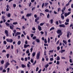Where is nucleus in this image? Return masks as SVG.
Listing matches in <instances>:
<instances>
[{
	"instance_id": "7",
	"label": "nucleus",
	"mask_w": 73,
	"mask_h": 73,
	"mask_svg": "<svg viewBox=\"0 0 73 73\" xmlns=\"http://www.w3.org/2000/svg\"><path fill=\"white\" fill-rule=\"evenodd\" d=\"M28 46L30 47V45L29 44H25L24 45V48H27Z\"/></svg>"
},
{
	"instance_id": "56",
	"label": "nucleus",
	"mask_w": 73,
	"mask_h": 73,
	"mask_svg": "<svg viewBox=\"0 0 73 73\" xmlns=\"http://www.w3.org/2000/svg\"><path fill=\"white\" fill-rule=\"evenodd\" d=\"M13 32L14 33H16V30H13Z\"/></svg>"
},
{
	"instance_id": "57",
	"label": "nucleus",
	"mask_w": 73,
	"mask_h": 73,
	"mask_svg": "<svg viewBox=\"0 0 73 73\" xmlns=\"http://www.w3.org/2000/svg\"><path fill=\"white\" fill-rule=\"evenodd\" d=\"M11 49H13V46L12 45H11Z\"/></svg>"
},
{
	"instance_id": "54",
	"label": "nucleus",
	"mask_w": 73,
	"mask_h": 73,
	"mask_svg": "<svg viewBox=\"0 0 73 73\" xmlns=\"http://www.w3.org/2000/svg\"><path fill=\"white\" fill-rule=\"evenodd\" d=\"M62 59H63V60H65V58L64 57H61Z\"/></svg>"
},
{
	"instance_id": "14",
	"label": "nucleus",
	"mask_w": 73,
	"mask_h": 73,
	"mask_svg": "<svg viewBox=\"0 0 73 73\" xmlns=\"http://www.w3.org/2000/svg\"><path fill=\"white\" fill-rule=\"evenodd\" d=\"M58 35H58V38H60V36H61V35H62V33H60V34H59Z\"/></svg>"
},
{
	"instance_id": "53",
	"label": "nucleus",
	"mask_w": 73,
	"mask_h": 73,
	"mask_svg": "<svg viewBox=\"0 0 73 73\" xmlns=\"http://www.w3.org/2000/svg\"><path fill=\"white\" fill-rule=\"evenodd\" d=\"M49 66V64H47L46 65L45 67L46 68L47 67H48Z\"/></svg>"
},
{
	"instance_id": "23",
	"label": "nucleus",
	"mask_w": 73,
	"mask_h": 73,
	"mask_svg": "<svg viewBox=\"0 0 73 73\" xmlns=\"http://www.w3.org/2000/svg\"><path fill=\"white\" fill-rule=\"evenodd\" d=\"M69 33H70V32H68V33H67V37L68 38L69 37Z\"/></svg>"
},
{
	"instance_id": "51",
	"label": "nucleus",
	"mask_w": 73,
	"mask_h": 73,
	"mask_svg": "<svg viewBox=\"0 0 73 73\" xmlns=\"http://www.w3.org/2000/svg\"><path fill=\"white\" fill-rule=\"evenodd\" d=\"M54 29V27H52V28H51L50 29V31H52V30H53Z\"/></svg>"
},
{
	"instance_id": "2",
	"label": "nucleus",
	"mask_w": 73,
	"mask_h": 73,
	"mask_svg": "<svg viewBox=\"0 0 73 73\" xmlns=\"http://www.w3.org/2000/svg\"><path fill=\"white\" fill-rule=\"evenodd\" d=\"M6 41L7 42H13V40L12 39H7Z\"/></svg>"
},
{
	"instance_id": "37",
	"label": "nucleus",
	"mask_w": 73,
	"mask_h": 73,
	"mask_svg": "<svg viewBox=\"0 0 73 73\" xmlns=\"http://www.w3.org/2000/svg\"><path fill=\"white\" fill-rule=\"evenodd\" d=\"M44 24V23H42L40 24V26H42Z\"/></svg>"
},
{
	"instance_id": "46",
	"label": "nucleus",
	"mask_w": 73,
	"mask_h": 73,
	"mask_svg": "<svg viewBox=\"0 0 73 73\" xmlns=\"http://www.w3.org/2000/svg\"><path fill=\"white\" fill-rule=\"evenodd\" d=\"M36 38V36H34L33 38V40H35Z\"/></svg>"
},
{
	"instance_id": "27",
	"label": "nucleus",
	"mask_w": 73,
	"mask_h": 73,
	"mask_svg": "<svg viewBox=\"0 0 73 73\" xmlns=\"http://www.w3.org/2000/svg\"><path fill=\"white\" fill-rule=\"evenodd\" d=\"M61 18L62 19V20H64V15H62L61 16Z\"/></svg>"
},
{
	"instance_id": "52",
	"label": "nucleus",
	"mask_w": 73,
	"mask_h": 73,
	"mask_svg": "<svg viewBox=\"0 0 73 73\" xmlns=\"http://www.w3.org/2000/svg\"><path fill=\"white\" fill-rule=\"evenodd\" d=\"M50 61H53V58H50Z\"/></svg>"
},
{
	"instance_id": "11",
	"label": "nucleus",
	"mask_w": 73,
	"mask_h": 73,
	"mask_svg": "<svg viewBox=\"0 0 73 73\" xmlns=\"http://www.w3.org/2000/svg\"><path fill=\"white\" fill-rule=\"evenodd\" d=\"M31 15H32V13H28L27 15L26 16L27 17H29L31 16Z\"/></svg>"
},
{
	"instance_id": "16",
	"label": "nucleus",
	"mask_w": 73,
	"mask_h": 73,
	"mask_svg": "<svg viewBox=\"0 0 73 73\" xmlns=\"http://www.w3.org/2000/svg\"><path fill=\"white\" fill-rule=\"evenodd\" d=\"M21 44V41L20 40L19 41L17 42L18 45H20Z\"/></svg>"
},
{
	"instance_id": "63",
	"label": "nucleus",
	"mask_w": 73,
	"mask_h": 73,
	"mask_svg": "<svg viewBox=\"0 0 73 73\" xmlns=\"http://www.w3.org/2000/svg\"><path fill=\"white\" fill-rule=\"evenodd\" d=\"M32 30L33 31H36V29H35V28H33L32 29Z\"/></svg>"
},
{
	"instance_id": "8",
	"label": "nucleus",
	"mask_w": 73,
	"mask_h": 73,
	"mask_svg": "<svg viewBox=\"0 0 73 73\" xmlns=\"http://www.w3.org/2000/svg\"><path fill=\"white\" fill-rule=\"evenodd\" d=\"M57 33H58V34H60V33H61V30H58L57 31Z\"/></svg>"
},
{
	"instance_id": "12",
	"label": "nucleus",
	"mask_w": 73,
	"mask_h": 73,
	"mask_svg": "<svg viewBox=\"0 0 73 73\" xmlns=\"http://www.w3.org/2000/svg\"><path fill=\"white\" fill-rule=\"evenodd\" d=\"M63 42L64 44H65L66 45V44H67V42H66V40H63Z\"/></svg>"
},
{
	"instance_id": "49",
	"label": "nucleus",
	"mask_w": 73,
	"mask_h": 73,
	"mask_svg": "<svg viewBox=\"0 0 73 73\" xmlns=\"http://www.w3.org/2000/svg\"><path fill=\"white\" fill-rule=\"evenodd\" d=\"M6 70H3V73H5V72H6Z\"/></svg>"
},
{
	"instance_id": "50",
	"label": "nucleus",
	"mask_w": 73,
	"mask_h": 73,
	"mask_svg": "<svg viewBox=\"0 0 73 73\" xmlns=\"http://www.w3.org/2000/svg\"><path fill=\"white\" fill-rule=\"evenodd\" d=\"M45 11L46 12H49V10H48V9H46V10H45Z\"/></svg>"
},
{
	"instance_id": "3",
	"label": "nucleus",
	"mask_w": 73,
	"mask_h": 73,
	"mask_svg": "<svg viewBox=\"0 0 73 73\" xmlns=\"http://www.w3.org/2000/svg\"><path fill=\"white\" fill-rule=\"evenodd\" d=\"M71 13V12H69L67 13H65L64 14L65 17H67V16H68V15H69Z\"/></svg>"
},
{
	"instance_id": "44",
	"label": "nucleus",
	"mask_w": 73,
	"mask_h": 73,
	"mask_svg": "<svg viewBox=\"0 0 73 73\" xmlns=\"http://www.w3.org/2000/svg\"><path fill=\"white\" fill-rule=\"evenodd\" d=\"M36 61H35L34 63L33 64V65H35V64H36Z\"/></svg>"
},
{
	"instance_id": "30",
	"label": "nucleus",
	"mask_w": 73,
	"mask_h": 73,
	"mask_svg": "<svg viewBox=\"0 0 73 73\" xmlns=\"http://www.w3.org/2000/svg\"><path fill=\"white\" fill-rule=\"evenodd\" d=\"M27 66L28 68H30V67H31V66L29 64H27Z\"/></svg>"
},
{
	"instance_id": "20",
	"label": "nucleus",
	"mask_w": 73,
	"mask_h": 73,
	"mask_svg": "<svg viewBox=\"0 0 73 73\" xmlns=\"http://www.w3.org/2000/svg\"><path fill=\"white\" fill-rule=\"evenodd\" d=\"M7 17H11V14L10 13H9L7 14Z\"/></svg>"
},
{
	"instance_id": "64",
	"label": "nucleus",
	"mask_w": 73,
	"mask_h": 73,
	"mask_svg": "<svg viewBox=\"0 0 73 73\" xmlns=\"http://www.w3.org/2000/svg\"><path fill=\"white\" fill-rule=\"evenodd\" d=\"M56 25H58V21H56Z\"/></svg>"
},
{
	"instance_id": "42",
	"label": "nucleus",
	"mask_w": 73,
	"mask_h": 73,
	"mask_svg": "<svg viewBox=\"0 0 73 73\" xmlns=\"http://www.w3.org/2000/svg\"><path fill=\"white\" fill-rule=\"evenodd\" d=\"M44 42L45 43H47V40H46V39H44Z\"/></svg>"
},
{
	"instance_id": "31",
	"label": "nucleus",
	"mask_w": 73,
	"mask_h": 73,
	"mask_svg": "<svg viewBox=\"0 0 73 73\" xmlns=\"http://www.w3.org/2000/svg\"><path fill=\"white\" fill-rule=\"evenodd\" d=\"M66 22H67V23H68L69 22V19H67L66 20Z\"/></svg>"
},
{
	"instance_id": "28",
	"label": "nucleus",
	"mask_w": 73,
	"mask_h": 73,
	"mask_svg": "<svg viewBox=\"0 0 73 73\" xmlns=\"http://www.w3.org/2000/svg\"><path fill=\"white\" fill-rule=\"evenodd\" d=\"M21 66L23 68L25 67V66L24 64H22Z\"/></svg>"
},
{
	"instance_id": "24",
	"label": "nucleus",
	"mask_w": 73,
	"mask_h": 73,
	"mask_svg": "<svg viewBox=\"0 0 73 73\" xmlns=\"http://www.w3.org/2000/svg\"><path fill=\"white\" fill-rule=\"evenodd\" d=\"M6 25L7 26H9L10 25L7 22L5 23Z\"/></svg>"
},
{
	"instance_id": "22",
	"label": "nucleus",
	"mask_w": 73,
	"mask_h": 73,
	"mask_svg": "<svg viewBox=\"0 0 73 73\" xmlns=\"http://www.w3.org/2000/svg\"><path fill=\"white\" fill-rule=\"evenodd\" d=\"M50 21L51 22V24H53V19H52L50 20Z\"/></svg>"
},
{
	"instance_id": "43",
	"label": "nucleus",
	"mask_w": 73,
	"mask_h": 73,
	"mask_svg": "<svg viewBox=\"0 0 73 73\" xmlns=\"http://www.w3.org/2000/svg\"><path fill=\"white\" fill-rule=\"evenodd\" d=\"M57 49L58 50H60V46H58V47H57Z\"/></svg>"
},
{
	"instance_id": "32",
	"label": "nucleus",
	"mask_w": 73,
	"mask_h": 73,
	"mask_svg": "<svg viewBox=\"0 0 73 73\" xmlns=\"http://www.w3.org/2000/svg\"><path fill=\"white\" fill-rule=\"evenodd\" d=\"M13 7L14 8H15L16 7V5L15 4H13Z\"/></svg>"
},
{
	"instance_id": "4",
	"label": "nucleus",
	"mask_w": 73,
	"mask_h": 73,
	"mask_svg": "<svg viewBox=\"0 0 73 73\" xmlns=\"http://www.w3.org/2000/svg\"><path fill=\"white\" fill-rule=\"evenodd\" d=\"M21 34V33L20 32H17L15 34V37H16L18 35H20Z\"/></svg>"
},
{
	"instance_id": "34",
	"label": "nucleus",
	"mask_w": 73,
	"mask_h": 73,
	"mask_svg": "<svg viewBox=\"0 0 73 73\" xmlns=\"http://www.w3.org/2000/svg\"><path fill=\"white\" fill-rule=\"evenodd\" d=\"M53 51H54L53 50H50L49 51V52L50 53H53Z\"/></svg>"
},
{
	"instance_id": "1",
	"label": "nucleus",
	"mask_w": 73,
	"mask_h": 73,
	"mask_svg": "<svg viewBox=\"0 0 73 73\" xmlns=\"http://www.w3.org/2000/svg\"><path fill=\"white\" fill-rule=\"evenodd\" d=\"M40 51H39L37 54L36 56L37 60H38L40 59Z\"/></svg>"
},
{
	"instance_id": "45",
	"label": "nucleus",
	"mask_w": 73,
	"mask_h": 73,
	"mask_svg": "<svg viewBox=\"0 0 73 73\" xmlns=\"http://www.w3.org/2000/svg\"><path fill=\"white\" fill-rule=\"evenodd\" d=\"M6 64L7 66H8V65L9 66V65H10V64H9V62H7Z\"/></svg>"
},
{
	"instance_id": "15",
	"label": "nucleus",
	"mask_w": 73,
	"mask_h": 73,
	"mask_svg": "<svg viewBox=\"0 0 73 73\" xmlns=\"http://www.w3.org/2000/svg\"><path fill=\"white\" fill-rule=\"evenodd\" d=\"M48 4H49V3H45V5H44V6L45 7H46V6H47V5H48Z\"/></svg>"
},
{
	"instance_id": "10",
	"label": "nucleus",
	"mask_w": 73,
	"mask_h": 73,
	"mask_svg": "<svg viewBox=\"0 0 73 73\" xmlns=\"http://www.w3.org/2000/svg\"><path fill=\"white\" fill-rule=\"evenodd\" d=\"M9 27L11 29H13V27H14V26H13V25H12V26H10Z\"/></svg>"
},
{
	"instance_id": "5",
	"label": "nucleus",
	"mask_w": 73,
	"mask_h": 73,
	"mask_svg": "<svg viewBox=\"0 0 73 73\" xmlns=\"http://www.w3.org/2000/svg\"><path fill=\"white\" fill-rule=\"evenodd\" d=\"M5 33L6 36H7V37L8 36V31L7 30H5Z\"/></svg>"
},
{
	"instance_id": "62",
	"label": "nucleus",
	"mask_w": 73,
	"mask_h": 73,
	"mask_svg": "<svg viewBox=\"0 0 73 73\" xmlns=\"http://www.w3.org/2000/svg\"><path fill=\"white\" fill-rule=\"evenodd\" d=\"M2 19H5V17H4V16H2Z\"/></svg>"
},
{
	"instance_id": "17",
	"label": "nucleus",
	"mask_w": 73,
	"mask_h": 73,
	"mask_svg": "<svg viewBox=\"0 0 73 73\" xmlns=\"http://www.w3.org/2000/svg\"><path fill=\"white\" fill-rule=\"evenodd\" d=\"M18 23L17 22H13V25H17Z\"/></svg>"
},
{
	"instance_id": "21",
	"label": "nucleus",
	"mask_w": 73,
	"mask_h": 73,
	"mask_svg": "<svg viewBox=\"0 0 73 73\" xmlns=\"http://www.w3.org/2000/svg\"><path fill=\"white\" fill-rule=\"evenodd\" d=\"M60 60V58L59 56H58L57 57V60L58 61H59V60Z\"/></svg>"
},
{
	"instance_id": "47",
	"label": "nucleus",
	"mask_w": 73,
	"mask_h": 73,
	"mask_svg": "<svg viewBox=\"0 0 73 73\" xmlns=\"http://www.w3.org/2000/svg\"><path fill=\"white\" fill-rule=\"evenodd\" d=\"M10 69V68H7V72H8V73H9V71Z\"/></svg>"
},
{
	"instance_id": "55",
	"label": "nucleus",
	"mask_w": 73,
	"mask_h": 73,
	"mask_svg": "<svg viewBox=\"0 0 73 73\" xmlns=\"http://www.w3.org/2000/svg\"><path fill=\"white\" fill-rule=\"evenodd\" d=\"M44 3H43L42 5V8H43V7H44Z\"/></svg>"
},
{
	"instance_id": "6",
	"label": "nucleus",
	"mask_w": 73,
	"mask_h": 73,
	"mask_svg": "<svg viewBox=\"0 0 73 73\" xmlns=\"http://www.w3.org/2000/svg\"><path fill=\"white\" fill-rule=\"evenodd\" d=\"M59 27H61L65 28V25L64 24L60 25H59Z\"/></svg>"
},
{
	"instance_id": "18",
	"label": "nucleus",
	"mask_w": 73,
	"mask_h": 73,
	"mask_svg": "<svg viewBox=\"0 0 73 73\" xmlns=\"http://www.w3.org/2000/svg\"><path fill=\"white\" fill-rule=\"evenodd\" d=\"M6 56L7 57V58H8L9 57V54H8L6 55Z\"/></svg>"
},
{
	"instance_id": "19",
	"label": "nucleus",
	"mask_w": 73,
	"mask_h": 73,
	"mask_svg": "<svg viewBox=\"0 0 73 73\" xmlns=\"http://www.w3.org/2000/svg\"><path fill=\"white\" fill-rule=\"evenodd\" d=\"M36 41L38 43L40 42V40L39 39H36Z\"/></svg>"
},
{
	"instance_id": "35",
	"label": "nucleus",
	"mask_w": 73,
	"mask_h": 73,
	"mask_svg": "<svg viewBox=\"0 0 73 73\" xmlns=\"http://www.w3.org/2000/svg\"><path fill=\"white\" fill-rule=\"evenodd\" d=\"M56 64H57V65H59V64H60V62H59V61H57L56 62Z\"/></svg>"
},
{
	"instance_id": "36",
	"label": "nucleus",
	"mask_w": 73,
	"mask_h": 73,
	"mask_svg": "<svg viewBox=\"0 0 73 73\" xmlns=\"http://www.w3.org/2000/svg\"><path fill=\"white\" fill-rule=\"evenodd\" d=\"M64 24L66 25H68L69 24V23H67V22H65Z\"/></svg>"
},
{
	"instance_id": "39",
	"label": "nucleus",
	"mask_w": 73,
	"mask_h": 73,
	"mask_svg": "<svg viewBox=\"0 0 73 73\" xmlns=\"http://www.w3.org/2000/svg\"><path fill=\"white\" fill-rule=\"evenodd\" d=\"M3 43H4V44L6 45V44H7V42H6V41H3Z\"/></svg>"
},
{
	"instance_id": "48",
	"label": "nucleus",
	"mask_w": 73,
	"mask_h": 73,
	"mask_svg": "<svg viewBox=\"0 0 73 73\" xmlns=\"http://www.w3.org/2000/svg\"><path fill=\"white\" fill-rule=\"evenodd\" d=\"M3 69V67H0V70H2Z\"/></svg>"
},
{
	"instance_id": "9",
	"label": "nucleus",
	"mask_w": 73,
	"mask_h": 73,
	"mask_svg": "<svg viewBox=\"0 0 73 73\" xmlns=\"http://www.w3.org/2000/svg\"><path fill=\"white\" fill-rule=\"evenodd\" d=\"M38 29H39L40 31H41L42 30V29H41V27L40 25H38Z\"/></svg>"
},
{
	"instance_id": "13",
	"label": "nucleus",
	"mask_w": 73,
	"mask_h": 73,
	"mask_svg": "<svg viewBox=\"0 0 73 73\" xmlns=\"http://www.w3.org/2000/svg\"><path fill=\"white\" fill-rule=\"evenodd\" d=\"M32 55L33 56V57H34L35 55H36V52H34L32 53Z\"/></svg>"
},
{
	"instance_id": "33",
	"label": "nucleus",
	"mask_w": 73,
	"mask_h": 73,
	"mask_svg": "<svg viewBox=\"0 0 73 73\" xmlns=\"http://www.w3.org/2000/svg\"><path fill=\"white\" fill-rule=\"evenodd\" d=\"M39 69V68H38V67H37L36 69V72H37V71H38V70Z\"/></svg>"
},
{
	"instance_id": "38",
	"label": "nucleus",
	"mask_w": 73,
	"mask_h": 73,
	"mask_svg": "<svg viewBox=\"0 0 73 73\" xmlns=\"http://www.w3.org/2000/svg\"><path fill=\"white\" fill-rule=\"evenodd\" d=\"M49 16H50L49 14H48L47 15V18H48V19H49V18L50 17H49Z\"/></svg>"
},
{
	"instance_id": "26",
	"label": "nucleus",
	"mask_w": 73,
	"mask_h": 73,
	"mask_svg": "<svg viewBox=\"0 0 73 73\" xmlns=\"http://www.w3.org/2000/svg\"><path fill=\"white\" fill-rule=\"evenodd\" d=\"M50 40V38H48V43H49Z\"/></svg>"
},
{
	"instance_id": "58",
	"label": "nucleus",
	"mask_w": 73,
	"mask_h": 73,
	"mask_svg": "<svg viewBox=\"0 0 73 73\" xmlns=\"http://www.w3.org/2000/svg\"><path fill=\"white\" fill-rule=\"evenodd\" d=\"M37 16L35 14L34 15V17H35V18H37Z\"/></svg>"
},
{
	"instance_id": "61",
	"label": "nucleus",
	"mask_w": 73,
	"mask_h": 73,
	"mask_svg": "<svg viewBox=\"0 0 73 73\" xmlns=\"http://www.w3.org/2000/svg\"><path fill=\"white\" fill-rule=\"evenodd\" d=\"M26 53H29V50H28L27 51H26Z\"/></svg>"
},
{
	"instance_id": "59",
	"label": "nucleus",
	"mask_w": 73,
	"mask_h": 73,
	"mask_svg": "<svg viewBox=\"0 0 73 73\" xmlns=\"http://www.w3.org/2000/svg\"><path fill=\"white\" fill-rule=\"evenodd\" d=\"M3 53L5 52V53H6V51L5 50H3L2 51Z\"/></svg>"
},
{
	"instance_id": "41",
	"label": "nucleus",
	"mask_w": 73,
	"mask_h": 73,
	"mask_svg": "<svg viewBox=\"0 0 73 73\" xmlns=\"http://www.w3.org/2000/svg\"><path fill=\"white\" fill-rule=\"evenodd\" d=\"M27 60H28V58H25V61H27Z\"/></svg>"
},
{
	"instance_id": "29",
	"label": "nucleus",
	"mask_w": 73,
	"mask_h": 73,
	"mask_svg": "<svg viewBox=\"0 0 73 73\" xmlns=\"http://www.w3.org/2000/svg\"><path fill=\"white\" fill-rule=\"evenodd\" d=\"M4 60H2L1 62V64H4Z\"/></svg>"
},
{
	"instance_id": "25",
	"label": "nucleus",
	"mask_w": 73,
	"mask_h": 73,
	"mask_svg": "<svg viewBox=\"0 0 73 73\" xmlns=\"http://www.w3.org/2000/svg\"><path fill=\"white\" fill-rule=\"evenodd\" d=\"M65 50H63L62 49L61 51V53H63V52H65Z\"/></svg>"
},
{
	"instance_id": "40",
	"label": "nucleus",
	"mask_w": 73,
	"mask_h": 73,
	"mask_svg": "<svg viewBox=\"0 0 73 73\" xmlns=\"http://www.w3.org/2000/svg\"><path fill=\"white\" fill-rule=\"evenodd\" d=\"M31 62L32 63H33V59H31Z\"/></svg>"
},
{
	"instance_id": "60",
	"label": "nucleus",
	"mask_w": 73,
	"mask_h": 73,
	"mask_svg": "<svg viewBox=\"0 0 73 73\" xmlns=\"http://www.w3.org/2000/svg\"><path fill=\"white\" fill-rule=\"evenodd\" d=\"M41 69H40V70L38 72L39 73H41Z\"/></svg>"
}]
</instances>
